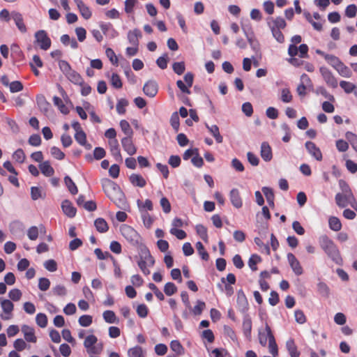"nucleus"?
<instances>
[{"label": "nucleus", "instance_id": "obj_1", "mask_svg": "<svg viewBox=\"0 0 357 357\" xmlns=\"http://www.w3.org/2000/svg\"><path fill=\"white\" fill-rule=\"evenodd\" d=\"M102 189L106 195L119 207L125 203L124 195L120 188L109 179L105 178L102 181Z\"/></svg>", "mask_w": 357, "mask_h": 357}, {"label": "nucleus", "instance_id": "obj_2", "mask_svg": "<svg viewBox=\"0 0 357 357\" xmlns=\"http://www.w3.org/2000/svg\"><path fill=\"white\" fill-rule=\"evenodd\" d=\"M258 339L259 344L262 347H266L268 342V350L273 357H276L278 354V346L269 325L266 323L264 328L258 330Z\"/></svg>", "mask_w": 357, "mask_h": 357}, {"label": "nucleus", "instance_id": "obj_3", "mask_svg": "<svg viewBox=\"0 0 357 357\" xmlns=\"http://www.w3.org/2000/svg\"><path fill=\"white\" fill-rule=\"evenodd\" d=\"M319 245L321 249L335 264H341L342 259L340 256V251L334 243L327 236L324 235L319 238Z\"/></svg>", "mask_w": 357, "mask_h": 357}, {"label": "nucleus", "instance_id": "obj_4", "mask_svg": "<svg viewBox=\"0 0 357 357\" xmlns=\"http://www.w3.org/2000/svg\"><path fill=\"white\" fill-rule=\"evenodd\" d=\"M122 236L132 245H138L141 242L140 235L130 226L123 225L121 227Z\"/></svg>", "mask_w": 357, "mask_h": 357}, {"label": "nucleus", "instance_id": "obj_5", "mask_svg": "<svg viewBox=\"0 0 357 357\" xmlns=\"http://www.w3.org/2000/svg\"><path fill=\"white\" fill-rule=\"evenodd\" d=\"M242 29L252 50L256 54L259 53L260 51V45L259 41L255 38V33L251 26L243 25Z\"/></svg>", "mask_w": 357, "mask_h": 357}, {"label": "nucleus", "instance_id": "obj_6", "mask_svg": "<svg viewBox=\"0 0 357 357\" xmlns=\"http://www.w3.org/2000/svg\"><path fill=\"white\" fill-rule=\"evenodd\" d=\"M0 304L3 313L0 315L3 320H9L13 317L12 312L14 309L13 303L8 299L0 298Z\"/></svg>", "mask_w": 357, "mask_h": 357}, {"label": "nucleus", "instance_id": "obj_7", "mask_svg": "<svg viewBox=\"0 0 357 357\" xmlns=\"http://www.w3.org/2000/svg\"><path fill=\"white\" fill-rule=\"evenodd\" d=\"M36 42L38 44L40 49L43 50H48L51 46V40L44 30H40L35 33Z\"/></svg>", "mask_w": 357, "mask_h": 357}, {"label": "nucleus", "instance_id": "obj_8", "mask_svg": "<svg viewBox=\"0 0 357 357\" xmlns=\"http://www.w3.org/2000/svg\"><path fill=\"white\" fill-rule=\"evenodd\" d=\"M193 80L194 76L192 73H188L184 76V81L185 84H184L182 80H178L176 82V86L183 93L190 94V91L189 88H190L192 86Z\"/></svg>", "mask_w": 357, "mask_h": 357}, {"label": "nucleus", "instance_id": "obj_9", "mask_svg": "<svg viewBox=\"0 0 357 357\" xmlns=\"http://www.w3.org/2000/svg\"><path fill=\"white\" fill-rule=\"evenodd\" d=\"M319 72L328 86L332 88L337 86V80L331 70L326 67L321 66L319 68Z\"/></svg>", "mask_w": 357, "mask_h": 357}, {"label": "nucleus", "instance_id": "obj_10", "mask_svg": "<svg viewBox=\"0 0 357 357\" xmlns=\"http://www.w3.org/2000/svg\"><path fill=\"white\" fill-rule=\"evenodd\" d=\"M353 196V194L337 193L335 197V203L340 208H345L352 200Z\"/></svg>", "mask_w": 357, "mask_h": 357}, {"label": "nucleus", "instance_id": "obj_11", "mask_svg": "<svg viewBox=\"0 0 357 357\" xmlns=\"http://www.w3.org/2000/svg\"><path fill=\"white\" fill-rule=\"evenodd\" d=\"M158 86L155 81L149 80L143 87L144 93L151 98H153L158 93Z\"/></svg>", "mask_w": 357, "mask_h": 357}, {"label": "nucleus", "instance_id": "obj_12", "mask_svg": "<svg viewBox=\"0 0 357 357\" xmlns=\"http://www.w3.org/2000/svg\"><path fill=\"white\" fill-rule=\"evenodd\" d=\"M287 259L294 273L296 275H302L303 272V268L301 266L298 260L296 258V257L292 253H289L287 255Z\"/></svg>", "mask_w": 357, "mask_h": 357}, {"label": "nucleus", "instance_id": "obj_13", "mask_svg": "<svg viewBox=\"0 0 357 357\" xmlns=\"http://www.w3.org/2000/svg\"><path fill=\"white\" fill-rule=\"evenodd\" d=\"M121 144L124 151L127 152L128 155H132L136 153L137 149L132 142V136L123 137L121 139Z\"/></svg>", "mask_w": 357, "mask_h": 357}, {"label": "nucleus", "instance_id": "obj_14", "mask_svg": "<svg viewBox=\"0 0 357 357\" xmlns=\"http://www.w3.org/2000/svg\"><path fill=\"white\" fill-rule=\"evenodd\" d=\"M305 148L308 153L317 160L321 161L322 160V153L319 148L314 142H307L305 143Z\"/></svg>", "mask_w": 357, "mask_h": 357}, {"label": "nucleus", "instance_id": "obj_15", "mask_svg": "<svg viewBox=\"0 0 357 357\" xmlns=\"http://www.w3.org/2000/svg\"><path fill=\"white\" fill-rule=\"evenodd\" d=\"M11 17L13 20V21L15 23V25L17 26V29L21 33H26V26L25 24L24 23L23 17L22 14H20L18 12H12Z\"/></svg>", "mask_w": 357, "mask_h": 357}, {"label": "nucleus", "instance_id": "obj_16", "mask_svg": "<svg viewBox=\"0 0 357 357\" xmlns=\"http://www.w3.org/2000/svg\"><path fill=\"white\" fill-rule=\"evenodd\" d=\"M229 199L232 205L236 208H240L243 205V202L240 196V192L238 189L233 188L229 192Z\"/></svg>", "mask_w": 357, "mask_h": 357}, {"label": "nucleus", "instance_id": "obj_17", "mask_svg": "<svg viewBox=\"0 0 357 357\" xmlns=\"http://www.w3.org/2000/svg\"><path fill=\"white\" fill-rule=\"evenodd\" d=\"M22 332L24 334V339L29 342L35 343L37 341V338L35 335L34 329L27 325H23L22 326Z\"/></svg>", "mask_w": 357, "mask_h": 357}, {"label": "nucleus", "instance_id": "obj_18", "mask_svg": "<svg viewBox=\"0 0 357 357\" xmlns=\"http://www.w3.org/2000/svg\"><path fill=\"white\" fill-rule=\"evenodd\" d=\"M77 7L85 20H89L91 17V11L89 8L82 0H74Z\"/></svg>", "mask_w": 357, "mask_h": 357}, {"label": "nucleus", "instance_id": "obj_19", "mask_svg": "<svg viewBox=\"0 0 357 357\" xmlns=\"http://www.w3.org/2000/svg\"><path fill=\"white\" fill-rule=\"evenodd\" d=\"M268 25L270 29H283L286 27L287 24L282 17H277L268 19Z\"/></svg>", "mask_w": 357, "mask_h": 357}, {"label": "nucleus", "instance_id": "obj_20", "mask_svg": "<svg viewBox=\"0 0 357 357\" xmlns=\"http://www.w3.org/2000/svg\"><path fill=\"white\" fill-rule=\"evenodd\" d=\"M139 261H144L147 264L148 266H153L155 264V260L151 256L149 249L144 246L141 250L140 259Z\"/></svg>", "mask_w": 357, "mask_h": 357}, {"label": "nucleus", "instance_id": "obj_21", "mask_svg": "<svg viewBox=\"0 0 357 357\" xmlns=\"http://www.w3.org/2000/svg\"><path fill=\"white\" fill-rule=\"evenodd\" d=\"M63 213L69 218H73L76 215L77 210L69 200H64L61 204Z\"/></svg>", "mask_w": 357, "mask_h": 357}, {"label": "nucleus", "instance_id": "obj_22", "mask_svg": "<svg viewBox=\"0 0 357 357\" xmlns=\"http://www.w3.org/2000/svg\"><path fill=\"white\" fill-rule=\"evenodd\" d=\"M109 145L112 155L116 158V160L122 161V157L120 153L119 142L117 139L110 140L109 142Z\"/></svg>", "mask_w": 357, "mask_h": 357}, {"label": "nucleus", "instance_id": "obj_23", "mask_svg": "<svg viewBox=\"0 0 357 357\" xmlns=\"http://www.w3.org/2000/svg\"><path fill=\"white\" fill-rule=\"evenodd\" d=\"M261 156L266 162L272 159V151L270 145L267 142H263L261 145Z\"/></svg>", "mask_w": 357, "mask_h": 357}, {"label": "nucleus", "instance_id": "obj_24", "mask_svg": "<svg viewBox=\"0 0 357 357\" xmlns=\"http://www.w3.org/2000/svg\"><path fill=\"white\" fill-rule=\"evenodd\" d=\"M142 37L141 31L137 29H133L132 31H129L128 33V39L129 43L132 44L133 46L137 47L139 45V38Z\"/></svg>", "mask_w": 357, "mask_h": 357}, {"label": "nucleus", "instance_id": "obj_25", "mask_svg": "<svg viewBox=\"0 0 357 357\" xmlns=\"http://www.w3.org/2000/svg\"><path fill=\"white\" fill-rule=\"evenodd\" d=\"M205 126L217 143L220 144L223 142V137L220 135L219 128L216 125L209 126L208 123H205Z\"/></svg>", "mask_w": 357, "mask_h": 357}, {"label": "nucleus", "instance_id": "obj_26", "mask_svg": "<svg viewBox=\"0 0 357 357\" xmlns=\"http://www.w3.org/2000/svg\"><path fill=\"white\" fill-rule=\"evenodd\" d=\"M130 182L134 185L139 188H143L146 185V180L137 174H132L129 177Z\"/></svg>", "mask_w": 357, "mask_h": 357}, {"label": "nucleus", "instance_id": "obj_27", "mask_svg": "<svg viewBox=\"0 0 357 357\" xmlns=\"http://www.w3.org/2000/svg\"><path fill=\"white\" fill-rule=\"evenodd\" d=\"M243 331L245 336L250 340L252 331V321L248 316H245L243 321Z\"/></svg>", "mask_w": 357, "mask_h": 357}, {"label": "nucleus", "instance_id": "obj_28", "mask_svg": "<svg viewBox=\"0 0 357 357\" xmlns=\"http://www.w3.org/2000/svg\"><path fill=\"white\" fill-rule=\"evenodd\" d=\"M335 69L342 77H350L351 76V71L350 70V69L347 66H345L341 61L335 66Z\"/></svg>", "mask_w": 357, "mask_h": 357}, {"label": "nucleus", "instance_id": "obj_29", "mask_svg": "<svg viewBox=\"0 0 357 357\" xmlns=\"http://www.w3.org/2000/svg\"><path fill=\"white\" fill-rule=\"evenodd\" d=\"M286 347L291 357H298L300 356V353L298 351L297 347L293 340L289 339L287 341Z\"/></svg>", "mask_w": 357, "mask_h": 357}, {"label": "nucleus", "instance_id": "obj_30", "mask_svg": "<svg viewBox=\"0 0 357 357\" xmlns=\"http://www.w3.org/2000/svg\"><path fill=\"white\" fill-rule=\"evenodd\" d=\"M329 227L331 230L338 231L342 229V223L340 219L335 216H331L328 219Z\"/></svg>", "mask_w": 357, "mask_h": 357}, {"label": "nucleus", "instance_id": "obj_31", "mask_svg": "<svg viewBox=\"0 0 357 357\" xmlns=\"http://www.w3.org/2000/svg\"><path fill=\"white\" fill-rule=\"evenodd\" d=\"M102 317L104 320L109 324H115L119 322V319L115 313L112 310H106L103 312Z\"/></svg>", "mask_w": 357, "mask_h": 357}, {"label": "nucleus", "instance_id": "obj_32", "mask_svg": "<svg viewBox=\"0 0 357 357\" xmlns=\"http://www.w3.org/2000/svg\"><path fill=\"white\" fill-rule=\"evenodd\" d=\"M39 167L41 172L46 176H51L54 174V169L51 167L48 161L42 162Z\"/></svg>", "mask_w": 357, "mask_h": 357}, {"label": "nucleus", "instance_id": "obj_33", "mask_svg": "<svg viewBox=\"0 0 357 357\" xmlns=\"http://www.w3.org/2000/svg\"><path fill=\"white\" fill-rule=\"evenodd\" d=\"M68 79L75 84H82V78L76 71L71 70L66 75Z\"/></svg>", "mask_w": 357, "mask_h": 357}, {"label": "nucleus", "instance_id": "obj_34", "mask_svg": "<svg viewBox=\"0 0 357 357\" xmlns=\"http://www.w3.org/2000/svg\"><path fill=\"white\" fill-rule=\"evenodd\" d=\"M293 96L288 88L282 89L280 91V100L284 103H289L292 101Z\"/></svg>", "mask_w": 357, "mask_h": 357}, {"label": "nucleus", "instance_id": "obj_35", "mask_svg": "<svg viewBox=\"0 0 357 357\" xmlns=\"http://www.w3.org/2000/svg\"><path fill=\"white\" fill-rule=\"evenodd\" d=\"M128 357H144L142 349L139 346L130 348L128 351Z\"/></svg>", "mask_w": 357, "mask_h": 357}, {"label": "nucleus", "instance_id": "obj_36", "mask_svg": "<svg viewBox=\"0 0 357 357\" xmlns=\"http://www.w3.org/2000/svg\"><path fill=\"white\" fill-rule=\"evenodd\" d=\"M94 225L97 230L100 232H105L108 230L107 223L103 218H98L96 220Z\"/></svg>", "mask_w": 357, "mask_h": 357}, {"label": "nucleus", "instance_id": "obj_37", "mask_svg": "<svg viewBox=\"0 0 357 357\" xmlns=\"http://www.w3.org/2000/svg\"><path fill=\"white\" fill-rule=\"evenodd\" d=\"M103 349V344L102 343H96V344H93V346H91L89 348L86 349V352L89 355H98L100 354Z\"/></svg>", "mask_w": 357, "mask_h": 357}, {"label": "nucleus", "instance_id": "obj_38", "mask_svg": "<svg viewBox=\"0 0 357 357\" xmlns=\"http://www.w3.org/2000/svg\"><path fill=\"white\" fill-rule=\"evenodd\" d=\"M262 192L264 194L266 199L271 206H273L274 204V194L273 190L268 187H264L262 188Z\"/></svg>", "mask_w": 357, "mask_h": 357}, {"label": "nucleus", "instance_id": "obj_39", "mask_svg": "<svg viewBox=\"0 0 357 357\" xmlns=\"http://www.w3.org/2000/svg\"><path fill=\"white\" fill-rule=\"evenodd\" d=\"M64 182L71 194L75 195L77 193L78 190L76 185L68 176L64 178Z\"/></svg>", "mask_w": 357, "mask_h": 357}, {"label": "nucleus", "instance_id": "obj_40", "mask_svg": "<svg viewBox=\"0 0 357 357\" xmlns=\"http://www.w3.org/2000/svg\"><path fill=\"white\" fill-rule=\"evenodd\" d=\"M340 86L347 93L353 92L356 88V86L354 84L347 81H341L340 82Z\"/></svg>", "mask_w": 357, "mask_h": 357}, {"label": "nucleus", "instance_id": "obj_41", "mask_svg": "<svg viewBox=\"0 0 357 357\" xmlns=\"http://www.w3.org/2000/svg\"><path fill=\"white\" fill-rule=\"evenodd\" d=\"M119 124L121 130L124 132L125 135H126L127 136H132V130L129 123L126 120H121Z\"/></svg>", "mask_w": 357, "mask_h": 357}, {"label": "nucleus", "instance_id": "obj_42", "mask_svg": "<svg viewBox=\"0 0 357 357\" xmlns=\"http://www.w3.org/2000/svg\"><path fill=\"white\" fill-rule=\"evenodd\" d=\"M128 105V101L125 98H121L118 100L116 108L119 114H123L126 112V108Z\"/></svg>", "mask_w": 357, "mask_h": 357}, {"label": "nucleus", "instance_id": "obj_43", "mask_svg": "<svg viewBox=\"0 0 357 357\" xmlns=\"http://www.w3.org/2000/svg\"><path fill=\"white\" fill-rule=\"evenodd\" d=\"M346 139L350 142L353 149L357 152V135L352 132H347Z\"/></svg>", "mask_w": 357, "mask_h": 357}, {"label": "nucleus", "instance_id": "obj_44", "mask_svg": "<svg viewBox=\"0 0 357 357\" xmlns=\"http://www.w3.org/2000/svg\"><path fill=\"white\" fill-rule=\"evenodd\" d=\"M237 301L240 306L241 310L244 312L247 309L248 302L243 292L239 291L238 293Z\"/></svg>", "mask_w": 357, "mask_h": 357}, {"label": "nucleus", "instance_id": "obj_45", "mask_svg": "<svg viewBox=\"0 0 357 357\" xmlns=\"http://www.w3.org/2000/svg\"><path fill=\"white\" fill-rule=\"evenodd\" d=\"M305 16L307 20L312 25L313 28L317 31H321L322 29V23L319 21H314L311 15L309 13H305Z\"/></svg>", "mask_w": 357, "mask_h": 357}, {"label": "nucleus", "instance_id": "obj_46", "mask_svg": "<svg viewBox=\"0 0 357 357\" xmlns=\"http://www.w3.org/2000/svg\"><path fill=\"white\" fill-rule=\"evenodd\" d=\"M170 348L176 354L181 355L183 354L184 349L181 343L177 340H173L170 343Z\"/></svg>", "mask_w": 357, "mask_h": 357}, {"label": "nucleus", "instance_id": "obj_47", "mask_svg": "<svg viewBox=\"0 0 357 357\" xmlns=\"http://www.w3.org/2000/svg\"><path fill=\"white\" fill-rule=\"evenodd\" d=\"M52 292L58 296H65L67 294V289L64 285L58 284L52 288Z\"/></svg>", "mask_w": 357, "mask_h": 357}, {"label": "nucleus", "instance_id": "obj_48", "mask_svg": "<svg viewBox=\"0 0 357 357\" xmlns=\"http://www.w3.org/2000/svg\"><path fill=\"white\" fill-rule=\"evenodd\" d=\"M196 248L199 255L201 256L202 259L208 261L209 259V255L208 252L205 250L203 244L201 242H197L196 243Z\"/></svg>", "mask_w": 357, "mask_h": 357}, {"label": "nucleus", "instance_id": "obj_49", "mask_svg": "<svg viewBox=\"0 0 357 357\" xmlns=\"http://www.w3.org/2000/svg\"><path fill=\"white\" fill-rule=\"evenodd\" d=\"M261 257L257 255H252L249 261L248 266L252 271H257V264L261 261Z\"/></svg>", "mask_w": 357, "mask_h": 357}, {"label": "nucleus", "instance_id": "obj_50", "mask_svg": "<svg viewBox=\"0 0 357 357\" xmlns=\"http://www.w3.org/2000/svg\"><path fill=\"white\" fill-rule=\"evenodd\" d=\"M36 324L41 328H45L47 324V316L43 313H38L36 317Z\"/></svg>", "mask_w": 357, "mask_h": 357}, {"label": "nucleus", "instance_id": "obj_51", "mask_svg": "<svg viewBox=\"0 0 357 357\" xmlns=\"http://www.w3.org/2000/svg\"><path fill=\"white\" fill-rule=\"evenodd\" d=\"M53 102H54V105L59 107V109L63 114H66L69 112L68 109L64 105L62 100L60 98L56 97V96L54 97Z\"/></svg>", "mask_w": 357, "mask_h": 357}, {"label": "nucleus", "instance_id": "obj_52", "mask_svg": "<svg viewBox=\"0 0 357 357\" xmlns=\"http://www.w3.org/2000/svg\"><path fill=\"white\" fill-rule=\"evenodd\" d=\"M13 158L17 162H20V163H22L24 162L25 158H26V155L23 151L22 149H18L17 150H16L13 155Z\"/></svg>", "mask_w": 357, "mask_h": 357}, {"label": "nucleus", "instance_id": "obj_53", "mask_svg": "<svg viewBox=\"0 0 357 357\" xmlns=\"http://www.w3.org/2000/svg\"><path fill=\"white\" fill-rule=\"evenodd\" d=\"M22 291L18 289H13L8 293V297L13 301H18L21 299Z\"/></svg>", "mask_w": 357, "mask_h": 357}, {"label": "nucleus", "instance_id": "obj_54", "mask_svg": "<svg viewBox=\"0 0 357 357\" xmlns=\"http://www.w3.org/2000/svg\"><path fill=\"white\" fill-rule=\"evenodd\" d=\"M98 342V338L94 335H89L86 337L84 346L86 349L89 348L91 346L96 344Z\"/></svg>", "mask_w": 357, "mask_h": 357}, {"label": "nucleus", "instance_id": "obj_55", "mask_svg": "<svg viewBox=\"0 0 357 357\" xmlns=\"http://www.w3.org/2000/svg\"><path fill=\"white\" fill-rule=\"evenodd\" d=\"M177 291V288L175 284L172 282H167L165 284L164 287V291L166 295L172 296L175 294Z\"/></svg>", "mask_w": 357, "mask_h": 357}, {"label": "nucleus", "instance_id": "obj_56", "mask_svg": "<svg viewBox=\"0 0 357 357\" xmlns=\"http://www.w3.org/2000/svg\"><path fill=\"white\" fill-rule=\"evenodd\" d=\"M111 84L116 89H121L122 87V82L120 77L116 74L113 73L110 78Z\"/></svg>", "mask_w": 357, "mask_h": 357}, {"label": "nucleus", "instance_id": "obj_57", "mask_svg": "<svg viewBox=\"0 0 357 357\" xmlns=\"http://www.w3.org/2000/svg\"><path fill=\"white\" fill-rule=\"evenodd\" d=\"M79 324L83 327L89 326L92 323V317L90 315H82L79 318Z\"/></svg>", "mask_w": 357, "mask_h": 357}, {"label": "nucleus", "instance_id": "obj_58", "mask_svg": "<svg viewBox=\"0 0 357 357\" xmlns=\"http://www.w3.org/2000/svg\"><path fill=\"white\" fill-rule=\"evenodd\" d=\"M272 33L273 38L280 43H283L284 42V36L282 33L280 31V29H270Z\"/></svg>", "mask_w": 357, "mask_h": 357}, {"label": "nucleus", "instance_id": "obj_59", "mask_svg": "<svg viewBox=\"0 0 357 357\" xmlns=\"http://www.w3.org/2000/svg\"><path fill=\"white\" fill-rule=\"evenodd\" d=\"M50 286V281L46 278H40L38 281V288L41 291H47Z\"/></svg>", "mask_w": 357, "mask_h": 357}, {"label": "nucleus", "instance_id": "obj_60", "mask_svg": "<svg viewBox=\"0 0 357 357\" xmlns=\"http://www.w3.org/2000/svg\"><path fill=\"white\" fill-rule=\"evenodd\" d=\"M28 238L31 241H35L38 237V229L36 226L31 227L27 231Z\"/></svg>", "mask_w": 357, "mask_h": 357}, {"label": "nucleus", "instance_id": "obj_61", "mask_svg": "<svg viewBox=\"0 0 357 357\" xmlns=\"http://www.w3.org/2000/svg\"><path fill=\"white\" fill-rule=\"evenodd\" d=\"M50 153L52 155L58 160H62L65 157V154L58 147L53 146L51 148Z\"/></svg>", "mask_w": 357, "mask_h": 357}, {"label": "nucleus", "instance_id": "obj_62", "mask_svg": "<svg viewBox=\"0 0 357 357\" xmlns=\"http://www.w3.org/2000/svg\"><path fill=\"white\" fill-rule=\"evenodd\" d=\"M172 67L174 73L179 75H182L185 70L184 62H175Z\"/></svg>", "mask_w": 357, "mask_h": 357}, {"label": "nucleus", "instance_id": "obj_63", "mask_svg": "<svg viewBox=\"0 0 357 357\" xmlns=\"http://www.w3.org/2000/svg\"><path fill=\"white\" fill-rule=\"evenodd\" d=\"M44 266L45 268L50 271V272H54L57 269V264L54 259H49L44 262Z\"/></svg>", "mask_w": 357, "mask_h": 357}, {"label": "nucleus", "instance_id": "obj_64", "mask_svg": "<svg viewBox=\"0 0 357 357\" xmlns=\"http://www.w3.org/2000/svg\"><path fill=\"white\" fill-rule=\"evenodd\" d=\"M142 217L144 226L147 228H149L153 222L152 217L147 212H142Z\"/></svg>", "mask_w": 357, "mask_h": 357}]
</instances>
